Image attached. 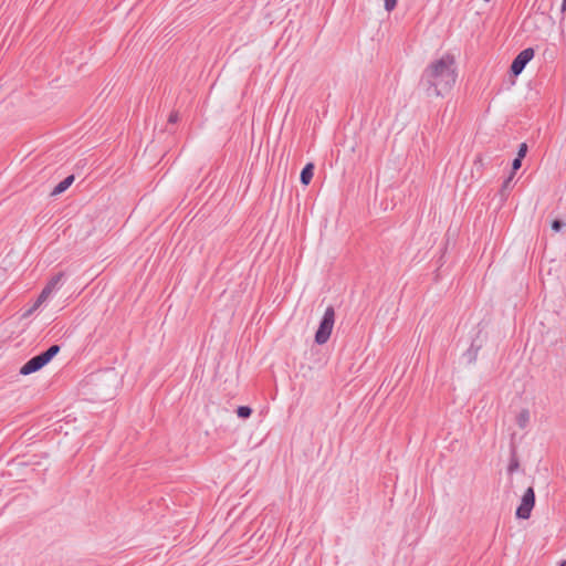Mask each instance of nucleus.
I'll list each match as a JSON object with an SVG mask.
<instances>
[{
    "label": "nucleus",
    "mask_w": 566,
    "mask_h": 566,
    "mask_svg": "<svg viewBox=\"0 0 566 566\" xmlns=\"http://www.w3.org/2000/svg\"><path fill=\"white\" fill-rule=\"evenodd\" d=\"M458 78L454 55L443 54L430 62L423 70L419 85L428 96L443 97L451 92Z\"/></svg>",
    "instance_id": "obj_1"
},
{
    "label": "nucleus",
    "mask_w": 566,
    "mask_h": 566,
    "mask_svg": "<svg viewBox=\"0 0 566 566\" xmlns=\"http://www.w3.org/2000/svg\"><path fill=\"white\" fill-rule=\"evenodd\" d=\"M535 506V491L533 486H530L524 492L521 503L516 509V517L527 520L531 516L532 510Z\"/></svg>",
    "instance_id": "obj_2"
},
{
    "label": "nucleus",
    "mask_w": 566,
    "mask_h": 566,
    "mask_svg": "<svg viewBox=\"0 0 566 566\" xmlns=\"http://www.w3.org/2000/svg\"><path fill=\"white\" fill-rule=\"evenodd\" d=\"M335 323V311L333 306H327L321 319V345L325 344L331 335Z\"/></svg>",
    "instance_id": "obj_3"
},
{
    "label": "nucleus",
    "mask_w": 566,
    "mask_h": 566,
    "mask_svg": "<svg viewBox=\"0 0 566 566\" xmlns=\"http://www.w3.org/2000/svg\"><path fill=\"white\" fill-rule=\"evenodd\" d=\"M534 54L535 52L532 48L521 51L511 64V72L514 75L521 74L526 64L534 57Z\"/></svg>",
    "instance_id": "obj_4"
},
{
    "label": "nucleus",
    "mask_w": 566,
    "mask_h": 566,
    "mask_svg": "<svg viewBox=\"0 0 566 566\" xmlns=\"http://www.w3.org/2000/svg\"><path fill=\"white\" fill-rule=\"evenodd\" d=\"M63 279V272H59L55 275H53L42 290V298H49L51 294L62 285Z\"/></svg>",
    "instance_id": "obj_5"
},
{
    "label": "nucleus",
    "mask_w": 566,
    "mask_h": 566,
    "mask_svg": "<svg viewBox=\"0 0 566 566\" xmlns=\"http://www.w3.org/2000/svg\"><path fill=\"white\" fill-rule=\"evenodd\" d=\"M46 364L44 363V359L41 357V355H36L32 357L30 360H28L20 369L21 375H30L32 373H35L40 370L43 366Z\"/></svg>",
    "instance_id": "obj_6"
},
{
    "label": "nucleus",
    "mask_w": 566,
    "mask_h": 566,
    "mask_svg": "<svg viewBox=\"0 0 566 566\" xmlns=\"http://www.w3.org/2000/svg\"><path fill=\"white\" fill-rule=\"evenodd\" d=\"M74 181V176H67L65 179H63L61 182H59L54 189L52 190V196H57L62 192H64Z\"/></svg>",
    "instance_id": "obj_7"
},
{
    "label": "nucleus",
    "mask_w": 566,
    "mask_h": 566,
    "mask_svg": "<svg viewBox=\"0 0 566 566\" xmlns=\"http://www.w3.org/2000/svg\"><path fill=\"white\" fill-rule=\"evenodd\" d=\"M314 168H315V166H314L313 163L307 164L303 168V170L301 172V177H300L301 178V182L303 185H308L311 182V180L313 178V175H314Z\"/></svg>",
    "instance_id": "obj_8"
},
{
    "label": "nucleus",
    "mask_w": 566,
    "mask_h": 566,
    "mask_svg": "<svg viewBox=\"0 0 566 566\" xmlns=\"http://www.w3.org/2000/svg\"><path fill=\"white\" fill-rule=\"evenodd\" d=\"M518 468H520V461H518V458H517V454H516V447L514 444H512V447H511V459H510V463H509V467H507V472L510 474H512L513 472L518 470Z\"/></svg>",
    "instance_id": "obj_9"
},
{
    "label": "nucleus",
    "mask_w": 566,
    "mask_h": 566,
    "mask_svg": "<svg viewBox=\"0 0 566 566\" xmlns=\"http://www.w3.org/2000/svg\"><path fill=\"white\" fill-rule=\"evenodd\" d=\"M480 345H475L474 342L471 344L470 348L464 353V358L469 364H472L476 360L478 352L480 349Z\"/></svg>",
    "instance_id": "obj_10"
},
{
    "label": "nucleus",
    "mask_w": 566,
    "mask_h": 566,
    "mask_svg": "<svg viewBox=\"0 0 566 566\" xmlns=\"http://www.w3.org/2000/svg\"><path fill=\"white\" fill-rule=\"evenodd\" d=\"M530 422V411L527 409H523L520 411V413L516 417V423L521 429H524L527 427Z\"/></svg>",
    "instance_id": "obj_11"
},
{
    "label": "nucleus",
    "mask_w": 566,
    "mask_h": 566,
    "mask_svg": "<svg viewBox=\"0 0 566 566\" xmlns=\"http://www.w3.org/2000/svg\"><path fill=\"white\" fill-rule=\"evenodd\" d=\"M60 352L59 345H52L44 353H41V357L44 359V363L48 364L51 359Z\"/></svg>",
    "instance_id": "obj_12"
},
{
    "label": "nucleus",
    "mask_w": 566,
    "mask_h": 566,
    "mask_svg": "<svg viewBox=\"0 0 566 566\" xmlns=\"http://www.w3.org/2000/svg\"><path fill=\"white\" fill-rule=\"evenodd\" d=\"M252 413V409L248 406H240L238 409H237V415L238 417L240 418H249Z\"/></svg>",
    "instance_id": "obj_13"
},
{
    "label": "nucleus",
    "mask_w": 566,
    "mask_h": 566,
    "mask_svg": "<svg viewBox=\"0 0 566 566\" xmlns=\"http://www.w3.org/2000/svg\"><path fill=\"white\" fill-rule=\"evenodd\" d=\"M48 298H42V292L38 296L36 301L32 305L30 310L25 313V315H31L34 311H36Z\"/></svg>",
    "instance_id": "obj_14"
},
{
    "label": "nucleus",
    "mask_w": 566,
    "mask_h": 566,
    "mask_svg": "<svg viewBox=\"0 0 566 566\" xmlns=\"http://www.w3.org/2000/svg\"><path fill=\"white\" fill-rule=\"evenodd\" d=\"M513 177L514 175L511 174L504 181H503V185H502V192L509 190L511 188V184H512V180H513Z\"/></svg>",
    "instance_id": "obj_15"
},
{
    "label": "nucleus",
    "mask_w": 566,
    "mask_h": 566,
    "mask_svg": "<svg viewBox=\"0 0 566 566\" xmlns=\"http://www.w3.org/2000/svg\"><path fill=\"white\" fill-rule=\"evenodd\" d=\"M526 153H527V145L525 143H522L520 145V148H518L516 157L523 159L525 157Z\"/></svg>",
    "instance_id": "obj_16"
},
{
    "label": "nucleus",
    "mask_w": 566,
    "mask_h": 566,
    "mask_svg": "<svg viewBox=\"0 0 566 566\" xmlns=\"http://www.w3.org/2000/svg\"><path fill=\"white\" fill-rule=\"evenodd\" d=\"M564 226H565V223L559 219H555L552 222V229L556 232L559 231Z\"/></svg>",
    "instance_id": "obj_17"
},
{
    "label": "nucleus",
    "mask_w": 566,
    "mask_h": 566,
    "mask_svg": "<svg viewBox=\"0 0 566 566\" xmlns=\"http://www.w3.org/2000/svg\"><path fill=\"white\" fill-rule=\"evenodd\" d=\"M398 0H385V9L387 11H392L397 6Z\"/></svg>",
    "instance_id": "obj_18"
},
{
    "label": "nucleus",
    "mask_w": 566,
    "mask_h": 566,
    "mask_svg": "<svg viewBox=\"0 0 566 566\" xmlns=\"http://www.w3.org/2000/svg\"><path fill=\"white\" fill-rule=\"evenodd\" d=\"M522 159L516 157L512 163V174L514 175L516 170L521 168Z\"/></svg>",
    "instance_id": "obj_19"
},
{
    "label": "nucleus",
    "mask_w": 566,
    "mask_h": 566,
    "mask_svg": "<svg viewBox=\"0 0 566 566\" xmlns=\"http://www.w3.org/2000/svg\"><path fill=\"white\" fill-rule=\"evenodd\" d=\"M168 122H169L170 124H175V123H177V122H178V113H175V112H174V113H171V114L169 115Z\"/></svg>",
    "instance_id": "obj_20"
},
{
    "label": "nucleus",
    "mask_w": 566,
    "mask_h": 566,
    "mask_svg": "<svg viewBox=\"0 0 566 566\" xmlns=\"http://www.w3.org/2000/svg\"><path fill=\"white\" fill-rule=\"evenodd\" d=\"M314 340H315V343H318V329H316V332L314 334Z\"/></svg>",
    "instance_id": "obj_21"
},
{
    "label": "nucleus",
    "mask_w": 566,
    "mask_h": 566,
    "mask_svg": "<svg viewBox=\"0 0 566 566\" xmlns=\"http://www.w3.org/2000/svg\"><path fill=\"white\" fill-rule=\"evenodd\" d=\"M562 11L563 12L566 11V0H563V2H562Z\"/></svg>",
    "instance_id": "obj_22"
},
{
    "label": "nucleus",
    "mask_w": 566,
    "mask_h": 566,
    "mask_svg": "<svg viewBox=\"0 0 566 566\" xmlns=\"http://www.w3.org/2000/svg\"><path fill=\"white\" fill-rule=\"evenodd\" d=\"M560 566H566V560H564Z\"/></svg>",
    "instance_id": "obj_23"
},
{
    "label": "nucleus",
    "mask_w": 566,
    "mask_h": 566,
    "mask_svg": "<svg viewBox=\"0 0 566 566\" xmlns=\"http://www.w3.org/2000/svg\"><path fill=\"white\" fill-rule=\"evenodd\" d=\"M485 2H489L490 0H484Z\"/></svg>",
    "instance_id": "obj_24"
}]
</instances>
